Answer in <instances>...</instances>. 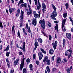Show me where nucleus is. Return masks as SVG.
<instances>
[{
    "label": "nucleus",
    "instance_id": "c03bdc74",
    "mask_svg": "<svg viewBox=\"0 0 73 73\" xmlns=\"http://www.w3.org/2000/svg\"><path fill=\"white\" fill-rule=\"evenodd\" d=\"M9 54H10V52H6V56H7V57H9Z\"/></svg>",
    "mask_w": 73,
    "mask_h": 73
},
{
    "label": "nucleus",
    "instance_id": "393cba45",
    "mask_svg": "<svg viewBox=\"0 0 73 73\" xmlns=\"http://www.w3.org/2000/svg\"><path fill=\"white\" fill-rule=\"evenodd\" d=\"M48 60V56H46L44 58V59L43 60V62H44L46 61L47 60Z\"/></svg>",
    "mask_w": 73,
    "mask_h": 73
},
{
    "label": "nucleus",
    "instance_id": "13d9d810",
    "mask_svg": "<svg viewBox=\"0 0 73 73\" xmlns=\"http://www.w3.org/2000/svg\"><path fill=\"white\" fill-rule=\"evenodd\" d=\"M36 54H34L33 55V58L34 60H35V58L36 57Z\"/></svg>",
    "mask_w": 73,
    "mask_h": 73
},
{
    "label": "nucleus",
    "instance_id": "473e14b6",
    "mask_svg": "<svg viewBox=\"0 0 73 73\" xmlns=\"http://www.w3.org/2000/svg\"><path fill=\"white\" fill-rule=\"evenodd\" d=\"M71 49V48H70L69 50H67V51L69 52H70V54H72V50Z\"/></svg>",
    "mask_w": 73,
    "mask_h": 73
},
{
    "label": "nucleus",
    "instance_id": "aec40b11",
    "mask_svg": "<svg viewBox=\"0 0 73 73\" xmlns=\"http://www.w3.org/2000/svg\"><path fill=\"white\" fill-rule=\"evenodd\" d=\"M46 70L48 72V73H49V72H50V69L49 68V66H47L46 67Z\"/></svg>",
    "mask_w": 73,
    "mask_h": 73
},
{
    "label": "nucleus",
    "instance_id": "f3484780",
    "mask_svg": "<svg viewBox=\"0 0 73 73\" xmlns=\"http://www.w3.org/2000/svg\"><path fill=\"white\" fill-rule=\"evenodd\" d=\"M40 7H41V4H38V5L37 6V9L38 11H39V10H40Z\"/></svg>",
    "mask_w": 73,
    "mask_h": 73
},
{
    "label": "nucleus",
    "instance_id": "69168bd1",
    "mask_svg": "<svg viewBox=\"0 0 73 73\" xmlns=\"http://www.w3.org/2000/svg\"><path fill=\"white\" fill-rule=\"evenodd\" d=\"M24 35H27V33L25 31V32H23Z\"/></svg>",
    "mask_w": 73,
    "mask_h": 73
},
{
    "label": "nucleus",
    "instance_id": "9d476101",
    "mask_svg": "<svg viewBox=\"0 0 73 73\" xmlns=\"http://www.w3.org/2000/svg\"><path fill=\"white\" fill-rule=\"evenodd\" d=\"M16 11V9L15 8H12L11 7L9 8V12H10V14H11V13L15 12V11Z\"/></svg>",
    "mask_w": 73,
    "mask_h": 73
},
{
    "label": "nucleus",
    "instance_id": "4c0bfd02",
    "mask_svg": "<svg viewBox=\"0 0 73 73\" xmlns=\"http://www.w3.org/2000/svg\"><path fill=\"white\" fill-rule=\"evenodd\" d=\"M65 5L66 7V9H68V8H69V5L68 4V3H66Z\"/></svg>",
    "mask_w": 73,
    "mask_h": 73
},
{
    "label": "nucleus",
    "instance_id": "f704fd0d",
    "mask_svg": "<svg viewBox=\"0 0 73 73\" xmlns=\"http://www.w3.org/2000/svg\"><path fill=\"white\" fill-rule=\"evenodd\" d=\"M46 64L48 65H50V60H48L46 61Z\"/></svg>",
    "mask_w": 73,
    "mask_h": 73
},
{
    "label": "nucleus",
    "instance_id": "864d4df0",
    "mask_svg": "<svg viewBox=\"0 0 73 73\" xmlns=\"http://www.w3.org/2000/svg\"><path fill=\"white\" fill-rule=\"evenodd\" d=\"M58 25H56V27H55V30L56 29H58Z\"/></svg>",
    "mask_w": 73,
    "mask_h": 73
},
{
    "label": "nucleus",
    "instance_id": "58836bf2",
    "mask_svg": "<svg viewBox=\"0 0 73 73\" xmlns=\"http://www.w3.org/2000/svg\"><path fill=\"white\" fill-rule=\"evenodd\" d=\"M18 36L19 38H21V36H20V31H18L17 33Z\"/></svg>",
    "mask_w": 73,
    "mask_h": 73
},
{
    "label": "nucleus",
    "instance_id": "1a4fd4ad",
    "mask_svg": "<svg viewBox=\"0 0 73 73\" xmlns=\"http://www.w3.org/2000/svg\"><path fill=\"white\" fill-rule=\"evenodd\" d=\"M32 24L34 26H36L37 24V20L36 19H33L32 21Z\"/></svg>",
    "mask_w": 73,
    "mask_h": 73
},
{
    "label": "nucleus",
    "instance_id": "c756f323",
    "mask_svg": "<svg viewBox=\"0 0 73 73\" xmlns=\"http://www.w3.org/2000/svg\"><path fill=\"white\" fill-rule=\"evenodd\" d=\"M51 27H52L51 23H50V22H48V28H50Z\"/></svg>",
    "mask_w": 73,
    "mask_h": 73
},
{
    "label": "nucleus",
    "instance_id": "dca6fc26",
    "mask_svg": "<svg viewBox=\"0 0 73 73\" xmlns=\"http://www.w3.org/2000/svg\"><path fill=\"white\" fill-rule=\"evenodd\" d=\"M34 45L35 47L34 48V50H36V48H37V46H38V42H36L34 44Z\"/></svg>",
    "mask_w": 73,
    "mask_h": 73
},
{
    "label": "nucleus",
    "instance_id": "338daca9",
    "mask_svg": "<svg viewBox=\"0 0 73 73\" xmlns=\"http://www.w3.org/2000/svg\"><path fill=\"white\" fill-rule=\"evenodd\" d=\"M29 1L30 3V4L31 5V3H32V0H29Z\"/></svg>",
    "mask_w": 73,
    "mask_h": 73
},
{
    "label": "nucleus",
    "instance_id": "a211bd4d",
    "mask_svg": "<svg viewBox=\"0 0 73 73\" xmlns=\"http://www.w3.org/2000/svg\"><path fill=\"white\" fill-rule=\"evenodd\" d=\"M53 52H54V50H53L50 49L49 50V53L50 54H53Z\"/></svg>",
    "mask_w": 73,
    "mask_h": 73
},
{
    "label": "nucleus",
    "instance_id": "a19ab883",
    "mask_svg": "<svg viewBox=\"0 0 73 73\" xmlns=\"http://www.w3.org/2000/svg\"><path fill=\"white\" fill-rule=\"evenodd\" d=\"M48 38L49 41H51L52 40V36L50 35H48Z\"/></svg>",
    "mask_w": 73,
    "mask_h": 73
},
{
    "label": "nucleus",
    "instance_id": "a18cd8bd",
    "mask_svg": "<svg viewBox=\"0 0 73 73\" xmlns=\"http://www.w3.org/2000/svg\"><path fill=\"white\" fill-rule=\"evenodd\" d=\"M19 48L20 49H22L23 50L24 52H25V50L24 49V48L23 47L22 48L20 46Z\"/></svg>",
    "mask_w": 73,
    "mask_h": 73
},
{
    "label": "nucleus",
    "instance_id": "49530a36",
    "mask_svg": "<svg viewBox=\"0 0 73 73\" xmlns=\"http://www.w3.org/2000/svg\"><path fill=\"white\" fill-rule=\"evenodd\" d=\"M23 72L24 73H27V72H26V68H23Z\"/></svg>",
    "mask_w": 73,
    "mask_h": 73
},
{
    "label": "nucleus",
    "instance_id": "3c124183",
    "mask_svg": "<svg viewBox=\"0 0 73 73\" xmlns=\"http://www.w3.org/2000/svg\"><path fill=\"white\" fill-rule=\"evenodd\" d=\"M35 5H37V0H34Z\"/></svg>",
    "mask_w": 73,
    "mask_h": 73
},
{
    "label": "nucleus",
    "instance_id": "72a5a7b5",
    "mask_svg": "<svg viewBox=\"0 0 73 73\" xmlns=\"http://www.w3.org/2000/svg\"><path fill=\"white\" fill-rule=\"evenodd\" d=\"M26 62L27 64H29L30 62H31V61H30V59L29 58H28L26 60Z\"/></svg>",
    "mask_w": 73,
    "mask_h": 73
},
{
    "label": "nucleus",
    "instance_id": "a878e982",
    "mask_svg": "<svg viewBox=\"0 0 73 73\" xmlns=\"http://www.w3.org/2000/svg\"><path fill=\"white\" fill-rule=\"evenodd\" d=\"M65 41L66 40L65 39H64L63 40V45L62 46L63 48H64L65 47Z\"/></svg>",
    "mask_w": 73,
    "mask_h": 73
},
{
    "label": "nucleus",
    "instance_id": "20e7f679",
    "mask_svg": "<svg viewBox=\"0 0 73 73\" xmlns=\"http://www.w3.org/2000/svg\"><path fill=\"white\" fill-rule=\"evenodd\" d=\"M25 60V58H23L22 60L21 61V64H20V69L22 70H23V67H24V60Z\"/></svg>",
    "mask_w": 73,
    "mask_h": 73
},
{
    "label": "nucleus",
    "instance_id": "9b49d317",
    "mask_svg": "<svg viewBox=\"0 0 73 73\" xmlns=\"http://www.w3.org/2000/svg\"><path fill=\"white\" fill-rule=\"evenodd\" d=\"M66 36L69 40H71L72 38V36H71V34L70 33H67L66 34Z\"/></svg>",
    "mask_w": 73,
    "mask_h": 73
},
{
    "label": "nucleus",
    "instance_id": "4d7b16f0",
    "mask_svg": "<svg viewBox=\"0 0 73 73\" xmlns=\"http://www.w3.org/2000/svg\"><path fill=\"white\" fill-rule=\"evenodd\" d=\"M10 45L11 46V48H12V45H13V42H12V41H11L10 42Z\"/></svg>",
    "mask_w": 73,
    "mask_h": 73
},
{
    "label": "nucleus",
    "instance_id": "e2e57ef3",
    "mask_svg": "<svg viewBox=\"0 0 73 73\" xmlns=\"http://www.w3.org/2000/svg\"><path fill=\"white\" fill-rule=\"evenodd\" d=\"M44 35L47 38H48V35H46V34H44Z\"/></svg>",
    "mask_w": 73,
    "mask_h": 73
},
{
    "label": "nucleus",
    "instance_id": "680f3d73",
    "mask_svg": "<svg viewBox=\"0 0 73 73\" xmlns=\"http://www.w3.org/2000/svg\"><path fill=\"white\" fill-rule=\"evenodd\" d=\"M19 55H22V54H23V52H19Z\"/></svg>",
    "mask_w": 73,
    "mask_h": 73
},
{
    "label": "nucleus",
    "instance_id": "ddd939ff",
    "mask_svg": "<svg viewBox=\"0 0 73 73\" xmlns=\"http://www.w3.org/2000/svg\"><path fill=\"white\" fill-rule=\"evenodd\" d=\"M6 62H7V65L8 68H10V67L11 66V64H10V63L9 62L8 59L7 58H6Z\"/></svg>",
    "mask_w": 73,
    "mask_h": 73
},
{
    "label": "nucleus",
    "instance_id": "7c9ffc66",
    "mask_svg": "<svg viewBox=\"0 0 73 73\" xmlns=\"http://www.w3.org/2000/svg\"><path fill=\"white\" fill-rule=\"evenodd\" d=\"M21 7H25L26 8L27 7V4L26 3H24L23 4H22L21 5Z\"/></svg>",
    "mask_w": 73,
    "mask_h": 73
},
{
    "label": "nucleus",
    "instance_id": "cd10ccee",
    "mask_svg": "<svg viewBox=\"0 0 73 73\" xmlns=\"http://www.w3.org/2000/svg\"><path fill=\"white\" fill-rule=\"evenodd\" d=\"M24 2H23V0H21L19 2V3L18 4V5L19 6L20 4H23Z\"/></svg>",
    "mask_w": 73,
    "mask_h": 73
},
{
    "label": "nucleus",
    "instance_id": "bb28decb",
    "mask_svg": "<svg viewBox=\"0 0 73 73\" xmlns=\"http://www.w3.org/2000/svg\"><path fill=\"white\" fill-rule=\"evenodd\" d=\"M38 42H39L40 43H42V40L40 38H38Z\"/></svg>",
    "mask_w": 73,
    "mask_h": 73
},
{
    "label": "nucleus",
    "instance_id": "6e6d98bb",
    "mask_svg": "<svg viewBox=\"0 0 73 73\" xmlns=\"http://www.w3.org/2000/svg\"><path fill=\"white\" fill-rule=\"evenodd\" d=\"M51 60H52V61H54V56L52 57L51 58Z\"/></svg>",
    "mask_w": 73,
    "mask_h": 73
},
{
    "label": "nucleus",
    "instance_id": "6ab92c4d",
    "mask_svg": "<svg viewBox=\"0 0 73 73\" xmlns=\"http://www.w3.org/2000/svg\"><path fill=\"white\" fill-rule=\"evenodd\" d=\"M29 66L30 70H31V71H33V68H33V65H32V64H30V65H29Z\"/></svg>",
    "mask_w": 73,
    "mask_h": 73
},
{
    "label": "nucleus",
    "instance_id": "603ef678",
    "mask_svg": "<svg viewBox=\"0 0 73 73\" xmlns=\"http://www.w3.org/2000/svg\"><path fill=\"white\" fill-rule=\"evenodd\" d=\"M14 29H15V26L13 25L12 27V32L13 33V32H12L13 31H14Z\"/></svg>",
    "mask_w": 73,
    "mask_h": 73
},
{
    "label": "nucleus",
    "instance_id": "0e129e2a",
    "mask_svg": "<svg viewBox=\"0 0 73 73\" xmlns=\"http://www.w3.org/2000/svg\"><path fill=\"white\" fill-rule=\"evenodd\" d=\"M33 13L34 15H36V14H37V13H36V12L35 11H33Z\"/></svg>",
    "mask_w": 73,
    "mask_h": 73
},
{
    "label": "nucleus",
    "instance_id": "f03ea898",
    "mask_svg": "<svg viewBox=\"0 0 73 73\" xmlns=\"http://www.w3.org/2000/svg\"><path fill=\"white\" fill-rule=\"evenodd\" d=\"M39 24H42L41 26L43 29H45V19H43L42 20H40L39 21Z\"/></svg>",
    "mask_w": 73,
    "mask_h": 73
},
{
    "label": "nucleus",
    "instance_id": "5701e85b",
    "mask_svg": "<svg viewBox=\"0 0 73 73\" xmlns=\"http://www.w3.org/2000/svg\"><path fill=\"white\" fill-rule=\"evenodd\" d=\"M40 50L41 51H42V53H44V54H46V51H44V50L43 48H40Z\"/></svg>",
    "mask_w": 73,
    "mask_h": 73
},
{
    "label": "nucleus",
    "instance_id": "de8ad7c7",
    "mask_svg": "<svg viewBox=\"0 0 73 73\" xmlns=\"http://www.w3.org/2000/svg\"><path fill=\"white\" fill-rule=\"evenodd\" d=\"M65 53L66 56H68V54H69V53L67 51Z\"/></svg>",
    "mask_w": 73,
    "mask_h": 73
},
{
    "label": "nucleus",
    "instance_id": "052dcab7",
    "mask_svg": "<svg viewBox=\"0 0 73 73\" xmlns=\"http://www.w3.org/2000/svg\"><path fill=\"white\" fill-rule=\"evenodd\" d=\"M28 32H29V33H31V29L28 30Z\"/></svg>",
    "mask_w": 73,
    "mask_h": 73
},
{
    "label": "nucleus",
    "instance_id": "ea45409f",
    "mask_svg": "<svg viewBox=\"0 0 73 73\" xmlns=\"http://www.w3.org/2000/svg\"><path fill=\"white\" fill-rule=\"evenodd\" d=\"M67 61V60H66V59L65 58L63 60L62 62L63 63H64V62H66Z\"/></svg>",
    "mask_w": 73,
    "mask_h": 73
},
{
    "label": "nucleus",
    "instance_id": "6e6552de",
    "mask_svg": "<svg viewBox=\"0 0 73 73\" xmlns=\"http://www.w3.org/2000/svg\"><path fill=\"white\" fill-rule=\"evenodd\" d=\"M21 15L19 19L20 20H23V16H24V11H23L22 10H21Z\"/></svg>",
    "mask_w": 73,
    "mask_h": 73
},
{
    "label": "nucleus",
    "instance_id": "39448f33",
    "mask_svg": "<svg viewBox=\"0 0 73 73\" xmlns=\"http://www.w3.org/2000/svg\"><path fill=\"white\" fill-rule=\"evenodd\" d=\"M66 21V19H65L63 20L62 21V29L64 32H65L66 31V29L65 28H64V27L65 23V22ZM64 28V29H63Z\"/></svg>",
    "mask_w": 73,
    "mask_h": 73
},
{
    "label": "nucleus",
    "instance_id": "f257e3e1",
    "mask_svg": "<svg viewBox=\"0 0 73 73\" xmlns=\"http://www.w3.org/2000/svg\"><path fill=\"white\" fill-rule=\"evenodd\" d=\"M51 5L54 10L53 12L52 13V15L50 16V17L52 20H56V18H55V17L57 15V12L56 11L57 8H56V7H55V6L53 3L51 4Z\"/></svg>",
    "mask_w": 73,
    "mask_h": 73
},
{
    "label": "nucleus",
    "instance_id": "774afa93",
    "mask_svg": "<svg viewBox=\"0 0 73 73\" xmlns=\"http://www.w3.org/2000/svg\"><path fill=\"white\" fill-rule=\"evenodd\" d=\"M60 8L61 9L60 10V11L61 12V11H62V6H61Z\"/></svg>",
    "mask_w": 73,
    "mask_h": 73
},
{
    "label": "nucleus",
    "instance_id": "b1692460",
    "mask_svg": "<svg viewBox=\"0 0 73 73\" xmlns=\"http://www.w3.org/2000/svg\"><path fill=\"white\" fill-rule=\"evenodd\" d=\"M40 50L41 51H42V53H44V54H46V51H44V50L43 48H40Z\"/></svg>",
    "mask_w": 73,
    "mask_h": 73
},
{
    "label": "nucleus",
    "instance_id": "79ce46f5",
    "mask_svg": "<svg viewBox=\"0 0 73 73\" xmlns=\"http://www.w3.org/2000/svg\"><path fill=\"white\" fill-rule=\"evenodd\" d=\"M0 27L1 28V29L3 28V26L2 25V23H1V22H0Z\"/></svg>",
    "mask_w": 73,
    "mask_h": 73
},
{
    "label": "nucleus",
    "instance_id": "bf43d9fd",
    "mask_svg": "<svg viewBox=\"0 0 73 73\" xmlns=\"http://www.w3.org/2000/svg\"><path fill=\"white\" fill-rule=\"evenodd\" d=\"M71 54H70V55L68 56V59H69V58H70V57H71Z\"/></svg>",
    "mask_w": 73,
    "mask_h": 73
},
{
    "label": "nucleus",
    "instance_id": "2eb2a0df",
    "mask_svg": "<svg viewBox=\"0 0 73 73\" xmlns=\"http://www.w3.org/2000/svg\"><path fill=\"white\" fill-rule=\"evenodd\" d=\"M42 8H44L45 9H46V5L45 3H43L42 4Z\"/></svg>",
    "mask_w": 73,
    "mask_h": 73
},
{
    "label": "nucleus",
    "instance_id": "8fccbe9b",
    "mask_svg": "<svg viewBox=\"0 0 73 73\" xmlns=\"http://www.w3.org/2000/svg\"><path fill=\"white\" fill-rule=\"evenodd\" d=\"M46 9H45L44 8H43L42 9V12H43V13H44L45 12V10Z\"/></svg>",
    "mask_w": 73,
    "mask_h": 73
},
{
    "label": "nucleus",
    "instance_id": "09e8293b",
    "mask_svg": "<svg viewBox=\"0 0 73 73\" xmlns=\"http://www.w3.org/2000/svg\"><path fill=\"white\" fill-rule=\"evenodd\" d=\"M35 62L36 64L38 66L39 65V61L38 60H36V62Z\"/></svg>",
    "mask_w": 73,
    "mask_h": 73
},
{
    "label": "nucleus",
    "instance_id": "e433bc0d",
    "mask_svg": "<svg viewBox=\"0 0 73 73\" xmlns=\"http://www.w3.org/2000/svg\"><path fill=\"white\" fill-rule=\"evenodd\" d=\"M14 69L12 68L11 69V70L10 72V73H14Z\"/></svg>",
    "mask_w": 73,
    "mask_h": 73
},
{
    "label": "nucleus",
    "instance_id": "412c9836",
    "mask_svg": "<svg viewBox=\"0 0 73 73\" xmlns=\"http://www.w3.org/2000/svg\"><path fill=\"white\" fill-rule=\"evenodd\" d=\"M61 58L59 57H58L57 59V63L58 64L60 63V62H61Z\"/></svg>",
    "mask_w": 73,
    "mask_h": 73
},
{
    "label": "nucleus",
    "instance_id": "37998d69",
    "mask_svg": "<svg viewBox=\"0 0 73 73\" xmlns=\"http://www.w3.org/2000/svg\"><path fill=\"white\" fill-rule=\"evenodd\" d=\"M70 70H70V69H69V68H67V70H66L67 72H68L67 73H70Z\"/></svg>",
    "mask_w": 73,
    "mask_h": 73
},
{
    "label": "nucleus",
    "instance_id": "c85d7f7f",
    "mask_svg": "<svg viewBox=\"0 0 73 73\" xmlns=\"http://www.w3.org/2000/svg\"><path fill=\"white\" fill-rule=\"evenodd\" d=\"M22 47L25 49V42L24 41L23 42Z\"/></svg>",
    "mask_w": 73,
    "mask_h": 73
},
{
    "label": "nucleus",
    "instance_id": "4be33fe9",
    "mask_svg": "<svg viewBox=\"0 0 73 73\" xmlns=\"http://www.w3.org/2000/svg\"><path fill=\"white\" fill-rule=\"evenodd\" d=\"M9 45H8L6 48L5 49H4V52H5V51H8V50H9Z\"/></svg>",
    "mask_w": 73,
    "mask_h": 73
},
{
    "label": "nucleus",
    "instance_id": "0eeeda50",
    "mask_svg": "<svg viewBox=\"0 0 73 73\" xmlns=\"http://www.w3.org/2000/svg\"><path fill=\"white\" fill-rule=\"evenodd\" d=\"M57 43H58L57 40H56L54 43L53 42L52 43V45L54 48V50H55L56 49V46H57Z\"/></svg>",
    "mask_w": 73,
    "mask_h": 73
},
{
    "label": "nucleus",
    "instance_id": "c9c22d12",
    "mask_svg": "<svg viewBox=\"0 0 73 73\" xmlns=\"http://www.w3.org/2000/svg\"><path fill=\"white\" fill-rule=\"evenodd\" d=\"M52 70L53 72H56L57 71V68H53Z\"/></svg>",
    "mask_w": 73,
    "mask_h": 73
},
{
    "label": "nucleus",
    "instance_id": "4468645a",
    "mask_svg": "<svg viewBox=\"0 0 73 73\" xmlns=\"http://www.w3.org/2000/svg\"><path fill=\"white\" fill-rule=\"evenodd\" d=\"M19 60L20 59L19 58L16 59V60L14 62V65H15L16 66V65H17V63H18V62L19 61Z\"/></svg>",
    "mask_w": 73,
    "mask_h": 73
},
{
    "label": "nucleus",
    "instance_id": "f8f14e48",
    "mask_svg": "<svg viewBox=\"0 0 73 73\" xmlns=\"http://www.w3.org/2000/svg\"><path fill=\"white\" fill-rule=\"evenodd\" d=\"M38 13H39V15L36 13V14H35V15H34V17L36 19H37L38 17L39 18H40V15L41 14L40 11H38Z\"/></svg>",
    "mask_w": 73,
    "mask_h": 73
},
{
    "label": "nucleus",
    "instance_id": "2f4dec72",
    "mask_svg": "<svg viewBox=\"0 0 73 73\" xmlns=\"http://www.w3.org/2000/svg\"><path fill=\"white\" fill-rule=\"evenodd\" d=\"M67 15L68 14H67V13H66L63 15V16L64 18H65L67 17Z\"/></svg>",
    "mask_w": 73,
    "mask_h": 73
},
{
    "label": "nucleus",
    "instance_id": "5fc2aeb1",
    "mask_svg": "<svg viewBox=\"0 0 73 73\" xmlns=\"http://www.w3.org/2000/svg\"><path fill=\"white\" fill-rule=\"evenodd\" d=\"M17 12L18 13L20 14V9H18V10H17Z\"/></svg>",
    "mask_w": 73,
    "mask_h": 73
},
{
    "label": "nucleus",
    "instance_id": "7ed1b4c3",
    "mask_svg": "<svg viewBox=\"0 0 73 73\" xmlns=\"http://www.w3.org/2000/svg\"><path fill=\"white\" fill-rule=\"evenodd\" d=\"M28 7L29 9V11H27V14L28 15H29L31 14V15H32V8L30 6L29 4H28Z\"/></svg>",
    "mask_w": 73,
    "mask_h": 73
},
{
    "label": "nucleus",
    "instance_id": "423d86ee",
    "mask_svg": "<svg viewBox=\"0 0 73 73\" xmlns=\"http://www.w3.org/2000/svg\"><path fill=\"white\" fill-rule=\"evenodd\" d=\"M38 56L39 60H41L42 57H43V54L41 52H40L38 53Z\"/></svg>",
    "mask_w": 73,
    "mask_h": 73
}]
</instances>
